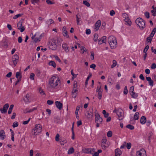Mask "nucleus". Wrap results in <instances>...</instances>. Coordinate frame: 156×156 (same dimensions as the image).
Here are the masks:
<instances>
[{
    "mask_svg": "<svg viewBox=\"0 0 156 156\" xmlns=\"http://www.w3.org/2000/svg\"><path fill=\"white\" fill-rule=\"evenodd\" d=\"M22 15H23V14H18L16 15L13 17V19H16L19 17L22 16Z\"/></svg>",
    "mask_w": 156,
    "mask_h": 156,
    "instance_id": "864d4df0",
    "label": "nucleus"
},
{
    "mask_svg": "<svg viewBox=\"0 0 156 156\" xmlns=\"http://www.w3.org/2000/svg\"><path fill=\"white\" fill-rule=\"evenodd\" d=\"M59 142L61 145H64L67 143V140L63 137H61L60 138Z\"/></svg>",
    "mask_w": 156,
    "mask_h": 156,
    "instance_id": "4be33fe9",
    "label": "nucleus"
},
{
    "mask_svg": "<svg viewBox=\"0 0 156 156\" xmlns=\"http://www.w3.org/2000/svg\"><path fill=\"white\" fill-rule=\"evenodd\" d=\"M146 122V117L144 116H142L140 120V122L142 124H145Z\"/></svg>",
    "mask_w": 156,
    "mask_h": 156,
    "instance_id": "a878e982",
    "label": "nucleus"
},
{
    "mask_svg": "<svg viewBox=\"0 0 156 156\" xmlns=\"http://www.w3.org/2000/svg\"><path fill=\"white\" fill-rule=\"evenodd\" d=\"M23 100L25 104H29L30 102L29 94H27L26 96L23 98Z\"/></svg>",
    "mask_w": 156,
    "mask_h": 156,
    "instance_id": "6ab92c4d",
    "label": "nucleus"
},
{
    "mask_svg": "<svg viewBox=\"0 0 156 156\" xmlns=\"http://www.w3.org/2000/svg\"><path fill=\"white\" fill-rule=\"evenodd\" d=\"M39 1V0H32L31 3L32 4L35 5L36 3Z\"/></svg>",
    "mask_w": 156,
    "mask_h": 156,
    "instance_id": "680f3d73",
    "label": "nucleus"
},
{
    "mask_svg": "<svg viewBox=\"0 0 156 156\" xmlns=\"http://www.w3.org/2000/svg\"><path fill=\"white\" fill-rule=\"evenodd\" d=\"M91 33V31L90 29H87L86 30V34H89Z\"/></svg>",
    "mask_w": 156,
    "mask_h": 156,
    "instance_id": "0e129e2a",
    "label": "nucleus"
},
{
    "mask_svg": "<svg viewBox=\"0 0 156 156\" xmlns=\"http://www.w3.org/2000/svg\"><path fill=\"white\" fill-rule=\"evenodd\" d=\"M62 47L66 52L67 53L69 51V48L66 43H63L62 44Z\"/></svg>",
    "mask_w": 156,
    "mask_h": 156,
    "instance_id": "dca6fc26",
    "label": "nucleus"
},
{
    "mask_svg": "<svg viewBox=\"0 0 156 156\" xmlns=\"http://www.w3.org/2000/svg\"><path fill=\"white\" fill-rule=\"evenodd\" d=\"M139 113L138 112H136L134 116V119L135 120H136L139 119Z\"/></svg>",
    "mask_w": 156,
    "mask_h": 156,
    "instance_id": "473e14b6",
    "label": "nucleus"
},
{
    "mask_svg": "<svg viewBox=\"0 0 156 156\" xmlns=\"http://www.w3.org/2000/svg\"><path fill=\"white\" fill-rule=\"evenodd\" d=\"M53 103V101L52 100H48L47 101V103L49 105H51Z\"/></svg>",
    "mask_w": 156,
    "mask_h": 156,
    "instance_id": "338daca9",
    "label": "nucleus"
},
{
    "mask_svg": "<svg viewBox=\"0 0 156 156\" xmlns=\"http://www.w3.org/2000/svg\"><path fill=\"white\" fill-rule=\"evenodd\" d=\"M95 121L99 122L100 123H101L102 121V119L100 117V116L97 110H96L94 112Z\"/></svg>",
    "mask_w": 156,
    "mask_h": 156,
    "instance_id": "1a4fd4ad",
    "label": "nucleus"
},
{
    "mask_svg": "<svg viewBox=\"0 0 156 156\" xmlns=\"http://www.w3.org/2000/svg\"><path fill=\"white\" fill-rule=\"evenodd\" d=\"M18 126V122H14L13 123V125H12V127L13 128H15V127H17Z\"/></svg>",
    "mask_w": 156,
    "mask_h": 156,
    "instance_id": "bf43d9fd",
    "label": "nucleus"
},
{
    "mask_svg": "<svg viewBox=\"0 0 156 156\" xmlns=\"http://www.w3.org/2000/svg\"><path fill=\"white\" fill-rule=\"evenodd\" d=\"M151 68L152 69H154L156 68V65L155 63H153L151 65Z\"/></svg>",
    "mask_w": 156,
    "mask_h": 156,
    "instance_id": "774afa93",
    "label": "nucleus"
},
{
    "mask_svg": "<svg viewBox=\"0 0 156 156\" xmlns=\"http://www.w3.org/2000/svg\"><path fill=\"white\" fill-rule=\"evenodd\" d=\"M126 147L127 149H129L131 147V144L130 143H127L126 144Z\"/></svg>",
    "mask_w": 156,
    "mask_h": 156,
    "instance_id": "603ef678",
    "label": "nucleus"
},
{
    "mask_svg": "<svg viewBox=\"0 0 156 156\" xmlns=\"http://www.w3.org/2000/svg\"><path fill=\"white\" fill-rule=\"evenodd\" d=\"M117 115L119 117V120H122L123 118V111L121 108L118 109L117 112Z\"/></svg>",
    "mask_w": 156,
    "mask_h": 156,
    "instance_id": "9d476101",
    "label": "nucleus"
},
{
    "mask_svg": "<svg viewBox=\"0 0 156 156\" xmlns=\"http://www.w3.org/2000/svg\"><path fill=\"white\" fill-rule=\"evenodd\" d=\"M102 89H101V86L100 87H97L96 92L98 93V98L99 100H101L102 98Z\"/></svg>",
    "mask_w": 156,
    "mask_h": 156,
    "instance_id": "ddd939ff",
    "label": "nucleus"
},
{
    "mask_svg": "<svg viewBox=\"0 0 156 156\" xmlns=\"http://www.w3.org/2000/svg\"><path fill=\"white\" fill-rule=\"evenodd\" d=\"M48 46L49 48L53 50H56L57 48V41L56 40H51L48 43Z\"/></svg>",
    "mask_w": 156,
    "mask_h": 156,
    "instance_id": "39448f33",
    "label": "nucleus"
},
{
    "mask_svg": "<svg viewBox=\"0 0 156 156\" xmlns=\"http://www.w3.org/2000/svg\"><path fill=\"white\" fill-rule=\"evenodd\" d=\"M101 25L100 20H98L95 24L94 29L95 31H97Z\"/></svg>",
    "mask_w": 156,
    "mask_h": 156,
    "instance_id": "a211bd4d",
    "label": "nucleus"
},
{
    "mask_svg": "<svg viewBox=\"0 0 156 156\" xmlns=\"http://www.w3.org/2000/svg\"><path fill=\"white\" fill-rule=\"evenodd\" d=\"M39 92L40 93L41 95H44L45 94V93L43 91V90L41 88H40L39 89Z\"/></svg>",
    "mask_w": 156,
    "mask_h": 156,
    "instance_id": "09e8293b",
    "label": "nucleus"
},
{
    "mask_svg": "<svg viewBox=\"0 0 156 156\" xmlns=\"http://www.w3.org/2000/svg\"><path fill=\"white\" fill-rule=\"evenodd\" d=\"M55 139L56 141H60L59 135L58 133L56 134Z\"/></svg>",
    "mask_w": 156,
    "mask_h": 156,
    "instance_id": "8fccbe9b",
    "label": "nucleus"
},
{
    "mask_svg": "<svg viewBox=\"0 0 156 156\" xmlns=\"http://www.w3.org/2000/svg\"><path fill=\"white\" fill-rule=\"evenodd\" d=\"M123 93L125 94H127L128 93V90L127 88V86H125V87L124 91Z\"/></svg>",
    "mask_w": 156,
    "mask_h": 156,
    "instance_id": "13d9d810",
    "label": "nucleus"
},
{
    "mask_svg": "<svg viewBox=\"0 0 156 156\" xmlns=\"http://www.w3.org/2000/svg\"><path fill=\"white\" fill-rule=\"evenodd\" d=\"M75 87V84L74 85L73 89L72 92V96L73 98H75L77 94L78 90L77 89H75L74 88Z\"/></svg>",
    "mask_w": 156,
    "mask_h": 156,
    "instance_id": "2eb2a0df",
    "label": "nucleus"
},
{
    "mask_svg": "<svg viewBox=\"0 0 156 156\" xmlns=\"http://www.w3.org/2000/svg\"><path fill=\"white\" fill-rule=\"evenodd\" d=\"M113 64L111 66V68H113L115 67L117 65V62L116 60H113L112 61Z\"/></svg>",
    "mask_w": 156,
    "mask_h": 156,
    "instance_id": "ea45409f",
    "label": "nucleus"
},
{
    "mask_svg": "<svg viewBox=\"0 0 156 156\" xmlns=\"http://www.w3.org/2000/svg\"><path fill=\"white\" fill-rule=\"evenodd\" d=\"M124 20L126 25H128V26H130L131 25V22L128 17L126 18H125Z\"/></svg>",
    "mask_w": 156,
    "mask_h": 156,
    "instance_id": "c85d7f7f",
    "label": "nucleus"
},
{
    "mask_svg": "<svg viewBox=\"0 0 156 156\" xmlns=\"http://www.w3.org/2000/svg\"><path fill=\"white\" fill-rule=\"evenodd\" d=\"M42 126L39 124H35L34 128L32 129V134L35 136L39 135L42 131Z\"/></svg>",
    "mask_w": 156,
    "mask_h": 156,
    "instance_id": "f03ea898",
    "label": "nucleus"
},
{
    "mask_svg": "<svg viewBox=\"0 0 156 156\" xmlns=\"http://www.w3.org/2000/svg\"><path fill=\"white\" fill-rule=\"evenodd\" d=\"M83 3L84 5H86L88 7H89L90 6V3L86 1H83Z\"/></svg>",
    "mask_w": 156,
    "mask_h": 156,
    "instance_id": "de8ad7c7",
    "label": "nucleus"
},
{
    "mask_svg": "<svg viewBox=\"0 0 156 156\" xmlns=\"http://www.w3.org/2000/svg\"><path fill=\"white\" fill-rule=\"evenodd\" d=\"M55 58V59L57 60L59 62H61V61L60 59L56 55H55L53 56Z\"/></svg>",
    "mask_w": 156,
    "mask_h": 156,
    "instance_id": "4d7b16f0",
    "label": "nucleus"
},
{
    "mask_svg": "<svg viewBox=\"0 0 156 156\" xmlns=\"http://www.w3.org/2000/svg\"><path fill=\"white\" fill-rule=\"evenodd\" d=\"M98 39V35L97 34H95L94 35V41H96Z\"/></svg>",
    "mask_w": 156,
    "mask_h": 156,
    "instance_id": "a18cd8bd",
    "label": "nucleus"
},
{
    "mask_svg": "<svg viewBox=\"0 0 156 156\" xmlns=\"http://www.w3.org/2000/svg\"><path fill=\"white\" fill-rule=\"evenodd\" d=\"M61 81L59 77L54 75L49 79L48 90L51 92H55L60 87Z\"/></svg>",
    "mask_w": 156,
    "mask_h": 156,
    "instance_id": "f257e3e1",
    "label": "nucleus"
},
{
    "mask_svg": "<svg viewBox=\"0 0 156 156\" xmlns=\"http://www.w3.org/2000/svg\"><path fill=\"white\" fill-rule=\"evenodd\" d=\"M37 109V108H36L34 107L32 108L27 109V112L30 113L36 110Z\"/></svg>",
    "mask_w": 156,
    "mask_h": 156,
    "instance_id": "e433bc0d",
    "label": "nucleus"
},
{
    "mask_svg": "<svg viewBox=\"0 0 156 156\" xmlns=\"http://www.w3.org/2000/svg\"><path fill=\"white\" fill-rule=\"evenodd\" d=\"M107 136L108 137H110L112 135V132L111 131H109L107 133Z\"/></svg>",
    "mask_w": 156,
    "mask_h": 156,
    "instance_id": "79ce46f5",
    "label": "nucleus"
},
{
    "mask_svg": "<svg viewBox=\"0 0 156 156\" xmlns=\"http://www.w3.org/2000/svg\"><path fill=\"white\" fill-rule=\"evenodd\" d=\"M152 8L153 9L151 11V12L152 14V15L153 16H156V7H154V5L152 6Z\"/></svg>",
    "mask_w": 156,
    "mask_h": 156,
    "instance_id": "7c9ffc66",
    "label": "nucleus"
},
{
    "mask_svg": "<svg viewBox=\"0 0 156 156\" xmlns=\"http://www.w3.org/2000/svg\"><path fill=\"white\" fill-rule=\"evenodd\" d=\"M156 31V29L155 28H154L151 33L150 34V37H151L152 38V37L154 36V35Z\"/></svg>",
    "mask_w": 156,
    "mask_h": 156,
    "instance_id": "58836bf2",
    "label": "nucleus"
},
{
    "mask_svg": "<svg viewBox=\"0 0 156 156\" xmlns=\"http://www.w3.org/2000/svg\"><path fill=\"white\" fill-rule=\"evenodd\" d=\"M122 153V151L119 149L117 148L115 150V156H120Z\"/></svg>",
    "mask_w": 156,
    "mask_h": 156,
    "instance_id": "393cba45",
    "label": "nucleus"
},
{
    "mask_svg": "<svg viewBox=\"0 0 156 156\" xmlns=\"http://www.w3.org/2000/svg\"><path fill=\"white\" fill-rule=\"evenodd\" d=\"M101 41L103 43H105L107 41L106 37L105 36H104L101 38Z\"/></svg>",
    "mask_w": 156,
    "mask_h": 156,
    "instance_id": "c03bdc74",
    "label": "nucleus"
},
{
    "mask_svg": "<svg viewBox=\"0 0 156 156\" xmlns=\"http://www.w3.org/2000/svg\"><path fill=\"white\" fill-rule=\"evenodd\" d=\"M94 53L93 51H91L90 56V58L91 60H93L94 59Z\"/></svg>",
    "mask_w": 156,
    "mask_h": 156,
    "instance_id": "37998d69",
    "label": "nucleus"
},
{
    "mask_svg": "<svg viewBox=\"0 0 156 156\" xmlns=\"http://www.w3.org/2000/svg\"><path fill=\"white\" fill-rule=\"evenodd\" d=\"M126 127L127 128H128L131 130L133 129L134 128V127L133 126L130 124L127 125L126 126Z\"/></svg>",
    "mask_w": 156,
    "mask_h": 156,
    "instance_id": "49530a36",
    "label": "nucleus"
},
{
    "mask_svg": "<svg viewBox=\"0 0 156 156\" xmlns=\"http://www.w3.org/2000/svg\"><path fill=\"white\" fill-rule=\"evenodd\" d=\"M130 94L132 97V98H136L138 96V94L137 93L134 92L130 93Z\"/></svg>",
    "mask_w": 156,
    "mask_h": 156,
    "instance_id": "2f4dec72",
    "label": "nucleus"
},
{
    "mask_svg": "<svg viewBox=\"0 0 156 156\" xmlns=\"http://www.w3.org/2000/svg\"><path fill=\"white\" fill-rule=\"evenodd\" d=\"M107 141L106 137H103L102 140L101 146L103 149H105L108 147V145L106 143Z\"/></svg>",
    "mask_w": 156,
    "mask_h": 156,
    "instance_id": "f8f14e48",
    "label": "nucleus"
},
{
    "mask_svg": "<svg viewBox=\"0 0 156 156\" xmlns=\"http://www.w3.org/2000/svg\"><path fill=\"white\" fill-rule=\"evenodd\" d=\"M108 42L112 49L115 48L117 45V42L116 38L113 36H110L108 39Z\"/></svg>",
    "mask_w": 156,
    "mask_h": 156,
    "instance_id": "7ed1b4c3",
    "label": "nucleus"
},
{
    "mask_svg": "<svg viewBox=\"0 0 156 156\" xmlns=\"http://www.w3.org/2000/svg\"><path fill=\"white\" fill-rule=\"evenodd\" d=\"M144 15L147 18H149L150 17L149 13L148 12H146L144 13Z\"/></svg>",
    "mask_w": 156,
    "mask_h": 156,
    "instance_id": "e2e57ef3",
    "label": "nucleus"
},
{
    "mask_svg": "<svg viewBox=\"0 0 156 156\" xmlns=\"http://www.w3.org/2000/svg\"><path fill=\"white\" fill-rule=\"evenodd\" d=\"M102 113L104 115L105 118H107L109 116V114L107 113L105 110H103Z\"/></svg>",
    "mask_w": 156,
    "mask_h": 156,
    "instance_id": "c9c22d12",
    "label": "nucleus"
},
{
    "mask_svg": "<svg viewBox=\"0 0 156 156\" xmlns=\"http://www.w3.org/2000/svg\"><path fill=\"white\" fill-rule=\"evenodd\" d=\"M30 120V118H29L27 120L24 121L23 122V124L24 125L27 124Z\"/></svg>",
    "mask_w": 156,
    "mask_h": 156,
    "instance_id": "052dcab7",
    "label": "nucleus"
},
{
    "mask_svg": "<svg viewBox=\"0 0 156 156\" xmlns=\"http://www.w3.org/2000/svg\"><path fill=\"white\" fill-rule=\"evenodd\" d=\"M14 107V105H11L10 106V108H9L8 111V114H10L11 113L13 108Z\"/></svg>",
    "mask_w": 156,
    "mask_h": 156,
    "instance_id": "f704fd0d",
    "label": "nucleus"
},
{
    "mask_svg": "<svg viewBox=\"0 0 156 156\" xmlns=\"http://www.w3.org/2000/svg\"><path fill=\"white\" fill-rule=\"evenodd\" d=\"M84 117L85 118L89 119L91 118L93 116V113L92 111H87L84 114Z\"/></svg>",
    "mask_w": 156,
    "mask_h": 156,
    "instance_id": "6e6552de",
    "label": "nucleus"
},
{
    "mask_svg": "<svg viewBox=\"0 0 156 156\" xmlns=\"http://www.w3.org/2000/svg\"><path fill=\"white\" fill-rule=\"evenodd\" d=\"M74 152V149L73 147L70 148L67 151L68 154H71L73 153Z\"/></svg>",
    "mask_w": 156,
    "mask_h": 156,
    "instance_id": "c756f323",
    "label": "nucleus"
},
{
    "mask_svg": "<svg viewBox=\"0 0 156 156\" xmlns=\"http://www.w3.org/2000/svg\"><path fill=\"white\" fill-rule=\"evenodd\" d=\"M80 106L79 105L76 108L75 112V114L76 115H78V111L80 109Z\"/></svg>",
    "mask_w": 156,
    "mask_h": 156,
    "instance_id": "6e6d98bb",
    "label": "nucleus"
},
{
    "mask_svg": "<svg viewBox=\"0 0 156 156\" xmlns=\"http://www.w3.org/2000/svg\"><path fill=\"white\" fill-rule=\"evenodd\" d=\"M48 65L49 66H52L54 68H55L56 66L55 62L54 61H50L49 62Z\"/></svg>",
    "mask_w": 156,
    "mask_h": 156,
    "instance_id": "72a5a7b5",
    "label": "nucleus"
},
{
    "mask_svg": "<svg viewBox=\"0 0 156 156\" xmlns=\"http://www.w3.org/2000/svg\"><path fill=\"white\" fill-rule=\"evenodd\" d=\"M90 148H85L83 150V152L86 154H89Z\"/></svg>",
    "mask_w": 156,
    "mask_h": 156,
    "instance_id": "3c124183",
    "label": "nucleus"
},
{
    "mask_svg": "<svg viewBox=\"0 0 156 156\" xmlns=\"http://www.w3.org/2000/svg\"><path fill=\"white\" fill-rule=\"evenodd\" d=\"M35 75L34 73H31L30 74V79L34 80V79Z\"/></svg>",
    "mask_w": 156,
    "mask_h": 156,
    "instance_id": "5fc2aeb1",
    "label": "nucleus"
},
{
    "mask_svg": "<svg viewBox=\"0 0 156 156\" xmlns=\"http://www.w3.org/2000/svg\"><path fill=\"white\" fill-rule=\"evenodd\" d=\"M5 132L3 130L0 131V139L3 140L5 137Z\"/></svg>",
    "mask_w": 156,
    "mask_h": 156,
    "instance_id": "412c9836",
    "label": "nucleus"
},
{
    "mask_svg": "<svg viewBox=\"0 0 156 156\" xmlns=\"http://www.w3.org/2000/svg\"><path fill=\"white\" fill-rule=\"evenodd\" d=\"M76 22L77 24L79 25H80L81 24V19L80 18V15L79 16L78 15V14L76 15Z\"/></svg>",
    "mask_w": 156,
    "mask_h": 156,
    "instance_id": "bb28decb",
    "label": "nucleus"
},
{
    "mask_svg": "<svg viewBox=\"0 0 156 156\" xmlns=\"http://www.w3.org/2000/svg\"><path fill=\"white\" fill-rule=\"evenodd\" d=\"M46 2L48 5L53 4L54 3V2H52L50 0H47Z\"/></svg>",
    "mask_w": 156,
    "mask_h": 156,
    "instance_id": "69168bd1",
    "label": "nucleus"
},
{
    "mask_svg": "<svg viewBox=\"0 0 156 156\" xmlns=\"http://www.w3.org/2000/svg\"><path fill=\"white\" fill-rule=\"evenodd\" d=\"M136 156H147L145 150L144 148H142L136 152Z\"/></svg>",
    "mask_w": 156,
    "mask_h": 156,
    "instance_id": "0eeeda50",
    "label": "nucleus"
},
{
    "mask_svg": "<svg viewBox=\"0 0 156 156\" xmlns=\"http://www.w3.org/2000/svg\"><path fill=\"white\" fill-rule=\"evenodd\" d=\"M46 24L49 26L51 24L54 23V21L52 19H49L48 20H47L45 22Z\"/></svg>",
    "mask_w": 156,
    "mask_h": 156,
    "instance_id": "cd10ccee",
    "label": "nucleus"
},
{
    "mask_svg": "<svg viewBox=\"0 0 156 156\" xmlns=\"http://www.w3.org/2000/svg\"><path fill=\"white\" fill-rule=\"evenodd\" d=\"M19 56L15 54L13 55L12 57V61L13 63V65L14 67L15 66L19 61Z\"/></svg>",
    "mask_w": 156,
    "mask_h": 156,
    "instance_id": "9b49d317",
    "label": "nucleus"
},
{
    "mask_svg": "<svg viewBox=\"0 0 156 156\" xmlns=\"http://www.w3.org/2000/svg\"><path fill=\"white\" fill-rule=\"evenodd\" d=\"M136 23L141 30L143 29L145 27V22L141 18H137L136 20Z\"/></svg>",
    "mask_w": 156,
    "mask_h": 156,
    "instance_id": "20e7f679",
    "label": "nucleus"
},
{
    "mask_svg": "<svg viewBox=\"0 0 156 156\" xmlns=\"http://www.w3.org/2000/svg\"><path fill=\"white\" fill-rule=\"evenodd\" d=\"M18 29L20 30L21 32H23L24 30V27L22 26V23L21 22H19L17 23Z\"/></svg>",
    "mask_w": 156,
    "mask_h": 156,
    "instance_id": "aec40b11",
    "label": "nucleus"
},
{
    "mask_svg": "<svg viewBox=\"0 0 156 156\" xmlns=\"http://www.w3.org/2000/svg\"><path fill=\"white\" fill-rule=\"evenodd\" d=\"M80 49L81 51V53L82 54L84 53V52L87 51V49L84 46L81 47V48H80Z\"/></svg>",
    "mask_w": 156,
    "mask_h": 156,
    "instance_id": "4c0bfd02",
    "label": "nucleus"
},
{
    "mask_svg": "<svg viewBox=\"0 0 156 156\" xmlns=\"http://www.w3.org/2000/svg\"><path fill=\"white\" fill-rule=\"evenodd\" d=\"M9 106L8 104H5L3 106V108L1 109L0 110L2 113H5L7 111V110Z\"/></svg>",
    "mask_w": 156,
    "mask_h": 156,
    "instance_id": "4468645a",
    "label": "nucleus"
},
{
    "mask_svg": "<svg viewBox=\"0 0 156 156\" xmlns=\"http://www.w3.org/2000/svg\"><path fill=\"white\" fill-rule=\"evenodd\" d=\"M16 77L17 79V82H19L21 80L22 77V73L20 72L16 73Z\"/></svg>",
    "mask_w": 156,
    "mask_h": 156,
    "instance_id": "f3484780",
    "label": "nucleus"
},
{
    "mask_svg": "<svg viewBox=\"0 0 156 156\" xmlns=\"http://www.w3.org/2000/svg\"><path fill=\"white\" fill-rule=\"evenodd\" d=\"M146 80L149 82V85L151 87L153 86V81L150 77H146Z\"/></svg>",
    "mask_w": 156,
    "mask_h": 156,
    "instance_id": "b1692460",
    "label": "nucleus"
},
{
    "mask_svg": "<svg viewBox=\"0 0 156 156\" xmlns=\"http://www.w3.org/2000/svg\"><path fill=\"white\" fill-rule=\"evenodd\" d=\"M55 105L57 108L59 109L60 110L62 107V104L60 101H57L55 102Z\"/></svg>",
    "mask_w": 156,
    "mask_h": 156,
    "instance_id": "5701e85b",
    "label": "nucleus"
},
{
    "mask_svg": "<svg viewBox=\"0 0 156 156\" xmlns=\"http://www.w3.org/2000/svg\"><path fill=\"white\" fill-rule=\"evenodd\" d=\"M71 75H72V80H73L74 78H76L77 76V75L75 74L73 72V69L71 70Z\"/></svg>",
    "mask_w": 156,
    "mask_h": 156,
    "instance_id": "a19ab883",
    "label": "nucleus"
},
{
    "mask_svg": "<svg viewBox=\"0 0 156 156\" xmlns=\"http://www.w3.org/2000/svg\"><path fill=\"white\" fill-rule=\"evenodd\" d=\"M89 154H92L93 156H98L99 153L102 151L101 149L98 150L97 152H95V149L93 148H90Z\"/></svg>",
    "mask_w": 156,
    "mask_h": 156,
    "instance_id": "423d86ee",
    "label": "nucleus"
}]
</instances>
